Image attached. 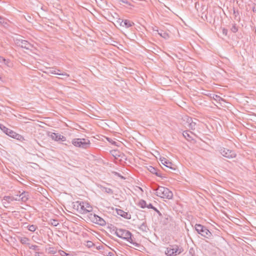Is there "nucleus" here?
I'll return each instance as SVG.
<instances>
[{"label": "nucleus", "mask_w": 256, "mask_h": 256, "mask_svg": "<svg viewBox=\"0 0 256 256\" xmlns=\"http://www.w3.org/2000/svg\"><path fill=\"white\" fill-rule=\"evenodd\" d=\"M182 252V248H180L178 246H170L166 248L165 254L168 256H175Z\"/></svg>", "instance_id": "7"}, {"label": "nucleus", "mask_w": 256, "mask_h": 256, "mask_svg": "<svg viewBox=\"0 0 256 256\" xmlns=\"http://www.w3.org/2000/svg\"><path fill=\"white\" fill-rule=\"evenodd\" d=\"M138 206L142 208H147L148 204L144 200H140L138 203Z\"/></svg>", "instance_id": "22"}, {"label": "nucleus", "mask_w": 256, "mask_h": 256, "mask_svg": "<svg viewBox=\"0 0 256 256\" xmlns=\"http://www.w3.org/2000/svg\"><path fill=\"white\" fill-rule=\"evenodd\" d=\"M154 206L152 204H148V206H147V208H151V209H152L154 210Z\"/></svg>", "instance_id": "43"}, {"label": "nucleus", "mask_w": 256, "mask_h": 256, "mask_svg": "<svg viewBox=\"0 0 256 256\" xmlns=\"http://www.w3.org/2000/svg\"><path fill=\"white\" fill-rule=\"evenodd\" d=\"M88 218L93 223L99 224L101 226H104L106 224V221L102 218L96 214L90 213L88 215Z\"/></svg>", "instance_id": "6"}, {"label": "nucleus", "mask_w": 256, "mask_h": 256, "mask_svg": "<svg viewBox=\"0 0 256 256\" xmlns=\"http://www.w3.org/2000/svg\"><path fill=\"white\" fill-rule=\"evenodd\" d=\"M76 209L78 211L82 214V212L84 208V204H86V202H76Z\"/></svg>", "instance_id": "18"}, {"label": "nucleus", "mask_w": 256, "mask_h": 256, "mask_svg": "<svg viewBox=\"0 0 256 256\" xmlns=\"http://www.w3.org/2000/svg\"><path fill=\"white\" fill-rule=\"evenodd\" d=\"M100 188L102 192H104L105 193H106V194H112L114 193L113 190L112 189H111L110 188L105 187V186H100Z\"/></svg>", "instance_id": "20"}, {"label": "nucleus", "mask_w": 256, "mask_h": 256, "mask_svg": "<svg viewBox=\"0 0 256 256\" xmlns=\"http://www.w3.org/2000/svg\"><path fill=\"white\" fill-rule=\"evenodd\" d=\"M84 205V208L82 212V214H86L90 212L92 210V206L87 202H86V204Z\"/></svg>", "instance_id": "17"}, {"label": "nucleus", "mask_w": 256, "mask_h": 256, "mask_svg": "<svg viewBox=\"0 0 256 256\" xmlns=\"http://www.w3.org/2000/svg\"><path fill=\"white\" fill-rule=\"evenodd\" d=\"M186 122L188 124V127L189 129L194 130L196 128V122L194 121L191 118H188L186 120Z\"/></svg>", "instance_id": "13"}, {"label": "nucleus", "mask_w": 256, "mask_h": 256, "mask_svg": "<svg viewBox=\"0 0 256 256\" xmlns=\"http://www.w3.org/2000/svg\"><path fill=\"white\" fill-rule=\"evenodd\" d=\"M16 44L18 46L22 47V48H26V50H31L32 48V45L26 40H18Z\"/></svg>", "instance_id": "9"}, {"label": "nucleus", "mask_w": 256, "mask_h": 256, "mask_svg": "<svg viewBox=\"0 0 256 256\" xmlns=\"http://www.w3.org/2000/svg\"><path fill=\"white\" fill-rule=\"evenodd\" d=\"M36 226L35 225H30L28 227V230L30 232H34L36 230Z\"/></svg>", "instance_id": "33"}, {"label": "nucleus", "mask_w": 256, "mask_h": 256, "mask_svg": "<svg viewBox=\"0 0 256 256\" xmlns=\"http://www.w3.org/2000/svg\"><path fill=\"white\" fill-rule=\"evenodd\" d=\"M156 192V194L161 198L170 199L172 198L173 194L168 188L158 186L157 188H153Z\"/></svg>", "instance_id": "2"}, {"label": "nucleus", "mask_w": 256, "mask_h": 256, "mask_svg": "<svg viewBox=\"0 0 256 256\" xmlns=\"http://www.w3.org/2000/svg\"><path fill=\"white\" fill-rule=\"evenodd\" d=\"M220 152L222 156L228 158H233L236 156V154L234 151L224 148H220Z\"/></svg>", "instance_id": "8"}, {"label": "nucleus", "mask_w": 256, "mask_h": 256, "mask_svg": "<svg viewBox=\"0 0 256 256\" xmlns=\"http://www.w3.org/2000/svg\"><path fill=\"white\" fill-rule=\"evenodd\" d=\"M94 244L92 241H87L86 242V246L88 248H92L94 246Z\"/></svg>", "instance_id": "36"}, {"label": "nucleus", "mask_w": 256, "mask_h": 256, "mask_svg": "<svg viewBox=\"0 0 256 256\" xmlns=\"http://www.w3.org/2000/svg\"><path fill=\"white\" fill-rule=\"evenodd\" d=\"M97 249H100V246H99V247H98V248H97Z\"/></svg>", "instance_id": "46"}, {"label": "nucleus", "mask_w": 256, "mask_h": 256, "mask_svg": "<svg viewBox=\"0 0 256 256\" xmlns=\"http://www.w3.org/2000/svg\"><path fill=\"white\" fill-rule=\"evenodd\" d=\"M60 254L61 256H68L69 255L66 252L63 250L60 251Z\"/></svg>", "instance_id": "39"}, {"label": "nucleus", "mask_w": 256, "mask_h": 256, "mask_svg": "<svg viewBox=\"0 0 256 256\" xmlns=\"http://www.w3.org/2000/svg\"><path fill=\"white\" fill-rule=\"evenodd\" d=\"M138 228L140 230L143 232H147L148 230V226H146L145 222H143L140 226L138 227Z\"/></svg>", "instance_id": "25"}, {"label": "nucleus", "mask_w": 256, "mask_h": 256, "mask_svg": "<svg viewBox=\"0 0 256 256\" xmlns=\"http://www.w3.org/2000/svg\"><path fill=\"white\" fill-rule=\"evenodd\" d=\"M119 0L120 2H123V3H124V4H128V5L130 6H132L134 7V6L132 5V4H130V2H129L128 0Z\"/></svg>", "instance_id": "40"}, {"label": "nucleus", "mask_w": 256, "mask_h": 256, "mask_svg": "<svg viewBox=\"0 0 256 256\" xmlns=\"http://www.w3.org/2000/svg\"><path fill=\"white\" fill-rule=\"evenodd\" d=\"M124 20L122 19L118 18V20L116 21L118 24H120V26H124L123 25Z\"/></svg>", "instance_id": "38"}, {"label": "nucleus", "mask_w": 256, "mask_h": 256, "mask_svg": "<svg viewBox=\"0 0 256 256\" xmlns=\"http://www.w3.org/2000/svg\"><path fill=\"white\" fill-rule=\"evenodd\" d=\"M18 198H20V200L22 202H26L30 198L28 192H23L19 195Z\"/></svg>", "instance_id": "16"}, {"label": "nucleus", "mask_w": 256, "mask_h": 256, "mask_svg": "<svg viewBox=\"0 0 256 256\" xmlns=\"http://www.w3.org/2000/svg\"><path fill=\"white\" fill-rule=\"evenodd\" d=\"M195 252L193 248H191L188 251V252L186 254V256H194Z\"/></svg>", "instance_id": "29"}, {"label": "nucleus", "mask_w": 256, "mask_h": 256, "mask_svg": "<svg viewBox=\"0 0 256 256\" xmlns=\"http://www.w3.org/2000/svg\"><path fill=\"white\" fill-rule=\"evenodd\" d=\"M230 30L234 32V33H236V32H238V27L236 26V24H232V28H230Z\"/></svg>", "instance_id": "30"}, {"label": "nucleus", "mask_w": 256, "mask_h": 256, "mask_svg": "<svg viewBox=\"0 0 256 256\" xmlns=\"http://www.w3.org/2000/svg\"><path fill=\"white\" fill-rule=\"evenodd\" d=\"M13 198V196H5L4 197V200H6L8 201V202H10L11 201V198Z\"/></svg>", "instance_id": "41"}, {"label": "nucleus", "mask_w": 256, "mask_h": 256, "mask_svg": "<svg viewBox=\"0 0 256 256\" xmlns=\"http://www.w3.org/2000/svg\"><path fill=\"white\" fill-rule=\"evenodd\" d=\"M2 80V78L0 76V80Z\"/></svg>", "instance_id": "47"}, {"label": "nucleus", "mask_w": 256, "mask_h": 256, "mask_svg": "<svg viewBox=\"0 0 256 256\" xmlns=\"http://www.w3.org/2000/svg\"><path fill=\"white\" fill-rule=\"evenodd\" d=\"M38 246L36 245H31L29 246V248L31 250H38Z\"/></svg>", "instance_id": "37"}, {"label": "nucleus", "mask_w": 256, "mask_h": 256, "mask_svg": "<svg viewBox=\"0 0 256 256\" xmlns=\"http://www.w3.org/2000/svg\"><path fill=\"white\" fill-rule=\"evenodd\" d=\"M191 134H194L191 132H189L188 130H186L183 132V136H184L188 140H193V138H192Z\"/></svg>", "instance_id": "19"}, {"label": "nucleus", "mask_w": 256, "mask_h": 256, "mask_svg": "<svg viewBox=\"0 0 256 256\" xmlns=\"http://www.w3.org/2000/svg\"><path fill=\"white\" fill-rule=\"evenodd\" d=\"M160 160L162 164H164L166 167L169 168L172 170H175V168L172 166L174 164L170 162H169L168 160H166L164 158H160Z\"/></svg>", "instance_id": "11"}, {"label": "nucleus", "mask_w": 256, "mask_h": 256, "mask_svg": "<svg viewBox=\"0 0 256 256\" xmlns=\"http://www.w3.org/2000/svg\"><path fill=\"white\" fill-rule=\"evenodd\" d=\"M154 210L158 214V215L160 216H161L162 214L160 213V212L156 208H154Z\"/></svg>", "instance_id": "44"}, {"label": "nucleus", "mask_w": 256, "mask_h": 256, "mask_svg": "<svg viewBox=\"0 0 256 256\" xmlns=\"http://www.w3.org/2000/svg\"><path fill=\"white\" fill-rule=\"evenodd\" d=\"M232 10L234 20L236 21L239 22L240 20V16L239 12L238 10H236L234 8H233Z\"/></svg>", "instance_id": "21"}, {"label": "nucleus", "mask_w": 256, "mask_h": 256, "mask_svg": "<svg viewBox=\"0 0 256 256\" xmlns=\"http://www.w3.org/2000/svg\"><path fill=\"white\" fill-rule=\"evenodd\" d=\"M60 72V70L58 69H55V70H52L50 69L48 72L50 74H58L61 76H64L65 78H60L62 80H66L70 76V75L66 72H63V73H59V72Z\"/></svg>", "instance_id": "10"}, {"label": "nucleus", "mask_w": 256, "mask_h": 256, "mask_svg": "<svg viewBox=\"0 0 256 256\" xmlns=\"http://www.w3.org/2000/svg\"><path fill=\"white\" fill-rule=\"evenodd\" d=\"M0 62H4L6 65L8 66L9 61L8 60H6L4 58L0 56Z\"/></svg>", "instance_id": "31"}, {"label": "nucleus", "mask_w": 256, "mask_h": 256, "mask_svg": "<svg viewBox=\"0 0 256 256\" xmlns=\"http://www.w3.org/2000/svg\"><path fill=\"white\" fill-rule=\"evenodd\" d=\"M106 140H108V142H109L110 143H111L113 145H116V146H118L116 144H117V142L113 140L112 138H106Z\"/></svg>", "instance_id": "35"}, {"label": "nucleus", "mask_w": 256, "mask_h": 256, "mask_svg": "<svg viewBox=\"0 0 256 256\" xmlns=\"http://www.w3.org/2000/svg\"><path fill=\"white\" fill-rule=\"evenodd\" d=\"M211 98H212L213 99H214V100H216V101H220V100H222V98H220V96H218L216 94H213L212 96H211Z\"/></svg>", "instance_id": "32"}, {"label": "nucleus", "mask_w": 256, "mask_h": 256, "mask_svg": "<svg viewBox=\"0 0 256 256\" xmlns=\"http://www.w3.org/2000/svg\"><path fill=\"white\" fill-rule=\"evenodd\" d=\"M123 25H124V26L126 28H128L134 25V23L129 20H126L123 22Z\"/></svg>", "instance_id": "24"}, {"label": "nucleus", "mask_w": 256, "mask_h": 256, "mask_svg": "<svg viewBox=\"0 0 256 256\" xmlns=\"http://www.w3.org/2000/svg\"><path fill=\"white\" fill-rule=\"evenodd\" d=\"M148 170L152 174H156V176L159 177H162L161 173L158 171V170L155 168L149 166L147 167Z\"/></svg>", "instance_id": "15"}, {"label": "nucleus", "mask_w": 256, "mask_h": 256, "mask_svg": "<svg viewBox=\"0 0 256 256\" xmlns=\"http://www.w3.org/2000/svg\"><path fill=\"white\" fill-rule=\"evenodd\" d=\"M19 195L17 194L14 196H13V198H10L11 201L16 200V201H20V198H18Z\"/></svg>", "instance_id": "34"}, {"label": "nucleus", "mask_w": 256, "mask_h": 256, "mask_svg": "<svg viewBox=\"0 0 256 256\" xmlns=\"http://www.w3.org/2000/svg\"><path fill=\"white\" fill-rule=\"evenodd\" d=\"M51 138L52 140L58 141L61 140L62 141L66 140V138L63 136L56 133H52L51 134Z\"/></svg>", "instance_id": "14"}, {"label": "nucleus", "mask_w": 256, "mask_h": 256, "mask_svg": "<svg viewBox=\"0 0 256 256\" xmlns=\"http://www.w3.org/2000/svg\"><path fill=\"white\" fill-rule=\"evenodd\" d=\"M0 24L6 27L8 24L6 20V19L0 16Z\"/></svg>", "instance_id": "27"}, {"label": "nucleus", "mask_w": 256, "mask_h": 256, "mask_svg": "<svg viewBox=\"0 0 256 256\" xmlns=\"http://www.w3.org/2000/svg\"><path fill=\"white\" fill-rule=\"evenodd\" d=\"M72 144L76 146L85 149L88 148L90 145V140L86 138H74L72 140Z\"/></svg>", "instance_id": "4"}, {"label": "nucleus", "mask_w": 256, "mask_h": 256, "mask_svg": "<svg viewBox=\"0 0 256 256\" xmlns=\"http://www.w3.org/2000/svg\"><path fill=\"white\" fill-rule=\"evenodd\" d=\"M0 129L6 135L9 136L18 140L20 141H23L24 140V136L18 134L16 133L12 130L6 127L4 124H0Z\"/></svg>", "instance_id": "3"}, {"label": "nucleus", "mask_w": 256, "mask_h": 256, "mask_svg": "<svg viewBox=\"0 0 256 256\" xmlns=\"http://www.w3.org/2000/svg\"><path fill=\"white\" fill-rule=\"evenodd\" d=\"M253 11H254V12H256V9H255V8H254V9H253Z\"/></svg>", "instance_id": "45"}, {"label": "nucleus", "mask_w": 256, "mask_h": 256, "mask_svg": "<svg viewBox=\"0 0 256 256\" xmlns=\"http://www.w3.org/2000/svg\"><path fill=\"white\" fill-rule=\"evenodd\" d=\"M115 234L118 237L130 242L135 248L140 246V244L136 242L135 238L132 236V234L129 230L122 228L116 229Z\"/></svg>", "instance_id": "1"}, {"label": "nucleus", "mask_w": 256, "mask_h": 256, "mask_svg": "<svg viewBox=\"0 0 256 256\" xmlns=\"http://www.w3.org/2000/svg\"><path fill=\"white\" fill-rule=\"evenodd\" d=\"M50 224L54 226H56L59 224L58 220L54 219H50Z\"/></svg>", "instance_id": "28"}, {"label": "nucleus", "mask_w": 256, "mask_h": 256, "mask_svg": "<svg viewBox=\"0 0 256 256\" xmlns=\"http://www.w3.org/2000/svg\"><path fill=\"white\" fill-rule=\"evenodd\" d=\"M222 31L223 34H224L225 36L227 35L228 30L226 28H224L222 29Z\"/></svg>", "instance_id": "42"}, {"label": "nucleus", "mask_w": 256, "mask_h": 256, "mask_svg": "<svg viewBox=\"0 0 256 256\" xmlns=\"http://www.w3.org/2000/svg\"><path fill=\"white\" fill-rule=\"evenodd\" d=\"M116 212L120 216H121L126 219L130 220L131 218L130 214H128V212H124L122 210L116 208Z\"/></svg>", "instance_id": "12"}, {"label": "nucleus", "mask_w": 256, "mask_h": 256, "mask_svg": "<svg viewBox=\"0 0 256 256\" xmlns=\"http://www.w3.org/2000/svg\"><path fill=\"white\" fill-rule=\"evenodd\" d=\"M157 31L158 32V34L162 38H164V39H168V38H169V34L166 32H164L162 30H160V32H158V30Z\"/></svg>", "instance_id": "23"}, {"label": "nucleus", "mask_w": 256, "mask_h": 256, "mask_svg": "<svg viewBox=\"0 0 256 256\" xmlns=\"http://www.w3.org/2000/svg\"><path fill=\"white\" fill-rule=\"evenodd\" d=\"M20 242L22 244H27L28 245H30V244L28 243V242L30 240L29 238L26 237H22L20 238Z\"/></svg>", "instance_id": "26"}, {"label": "nucleus", "mask_w": 256, "mask_h": 256, "mask_svg": "<svg viewBox=\"0 0 256 256\" xmlns=\"http://www.w3.org/2000/svg\"><path fill=\"white\" fill-rule=\"evenodd\" d=\"M194 227L196 231L202 236L209 238L212 236V233L209 230L206 226L202 224H196Z\"/></svg>", "instance_id": "5"}]
</instances>
